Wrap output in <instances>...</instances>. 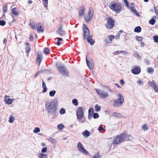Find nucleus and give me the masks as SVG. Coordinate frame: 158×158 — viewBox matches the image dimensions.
<instances>
[{
  "label": "nucleus",
  "mask_w": 158,
  "mask_h": 158,
  "mask_svg": "<svg viewBox=\"0 0 158 158\" xmlns=\"http://www.w3.org/2000/svg\"><path fill=\"white\" fill-rule=\"evenodd\" d=\"M56 92L54 90H52L49 92V94L50 96L53 97H54L55 94Z\"/></svg>",
  "instance_id": "7c9ffc66"
},
{
  "label": "nucleus",
  "mask_w": 158,
  "mask_h": 158,
  "mask_svg": "<svg viewBox=\"0 0 158 158\" xmlns=\"http://www.w3.org/2000/svg\"><path fill=\"white\" fill-rule=\"evenodd\" d=\"M120 83L122 85H123L124 84V82L123 80H121L120 81Z\"/></svg>",
  "instance_id": "0e129e2a"
},
{
  "label": "nucleus",
  "mask_w": 158,
  "mask_h": 158,
  "mask_svg": "<svg viewBox=\"0 0 158 158\" xmlns=\"http://www.w3.org/2000/svg\"><path fill=\"white\" fill-rule=\"evenodd\" d=\"M109 38L111 42H112V40L114 39L115 36L113 35H108Z\"/></svg>",
  "instance_id": "c03bdc74"
},
{
  "label": "nucleus",
  "mask_w": 158,
  "mask_h": 158,
  "mask_svg": "<svg viewBox=\"0 0 158 158\" xmlns=\"http://www.w3.org/2000/svg\"><path fill=\"white\" fill-rule=\"evenodd\" d=\"M153 39L156 42H158V36H155L153 37Z\"/></svg>",
  "instance_id": "603ef678"
},
{
  "label": "nucleus",
  "mask_w": 158,
  "mask_h": 158,
  "mask_svg": "<svg viewBox=\"0 0 158 158\" xmlns=\"http://www.w3.org/2000/svg\"><path fill=\"white\" fill-rule=\"evenodd\" d=\"M42 57V56L41 54H38L37 57L36 59V62H37L39 63V65L41 63V61L42 60L41 57Z\"/></svg>",
  "instance_id": "412c9836"
},
{
  "label": "nucleus",
  "mask_w": 158,
  "mask_h": 158,
  "mask_svg": "<svg viewBox=\"0 0 158 158\" xmlns=\"http://www.w3.org/2000/svg\"><path fill=\"white\" fill-rule=\"evenodd\" d=\"M98 130H99V131H102L104 130V128L103 127L100 126L99 127Z\"/></svg>",
  "instance_id": "bf43d9fd"
},
{
  "label": "nucleus",
  "mask_w": 158,
  "mask_h": 158,
  "mask_svg": "<svg viewBox=\"0 0 158 158\" xmlns=\"http://www.w3.org/2000/svg\"><path fill=\"white\" fill-rule=\"evenodd\" d=\"M144 61H145V62L146 63L148 64H149L150 63V61L147 59H145V60Z\"/></svg>",
  "instance_id": "680f3d73"
},
{
  "label": "nucleus",
  "mask_w": 158,
  "mask_h": 158,
  "mask_svg": "<svg viewBox=\"0 0 158 158\" xmlns=\"http://www.w3.org/2000/svg\"><path fill=\"white\" fill-rule=\"evenodd\" d=\"M92 36H89L87 37V41L91 45H93L94 44L95 41L92 38Z\"/></svg>",
  "instance_id": "a211bd4d"
},
{
  "label": "nucleus",
  "mask_w": 158,
  "mask_h": 158,
  "mask_svg": "<svg viewBox=\"0 0 158 158\" xmlns=\"http://www.w3.org/2000/svg\"><path fill=\"white\" fill-rule=\"evenodd\" d=\"M39 158H47V155L46 154L41 153L40 155Z\"/></svg>",
  "instance_id": "2f4dec72"
},
{
  "label": "nucleus",
  "mask_w": 158,
  "mask_h": 158,
  "mask_svg": "<svg viewBox=\"0 0 158 158\" xmlns=\"http://www.w3.org/2000/svg\"><path fill=\"white\" fill-rule=\"evenodd\" d=\"M135 39L139 41H141L143 40V38L141 36H135Z\"/></svg>",
  "instance_id": "e433bc0d"
},
{
  "label": "nucleus",
  "mask_w": 158,
  "mask_h": 158,
  "mask_svg": "<svg viewBox=\"0 0 158 158\" xmlns=\"http://www.w3.org/2000/svg\"><path fill=\"white\" fill-rule=\"evenodd\" d=\"M141 71L140 68L138 66H135L133 69L131 70V72L134 74L137 75L139 74Z\"/></svg>",
  "instance_id": "4468645a"
},
{
  "label": "nucleus",
  "mask_w": 158,
  "mask_h": 158,
  "mask_svg": "<svg viewBox=\"0 0 158 158\" xmlns=\"http://www.w3.org/2000/svg\"><path fill=\"white\" fill-rule=\"evenodd\" d=\"M30 25L32 29H34L35 27V23L32 20H31L30 21Z\"/></svg>",
  "instance_id": "b1692460"
},
{
  "label": "nucleus",
  "mask_w": 158,
  "mask_h": 158,
  "mask_svg": "<svg viewBox=\"0 0 158 158\" xmlns=\"http://www.w3.org/2000/svg\"><path fill=\"white\" fill-rule=\"evenodd\" d=\"M134 14L137 16L138 17H139L140 16V15L138 13L137 11L136 10L135 11L133 12Z\"/></svg>",
  "instance_id": "4d7b16f0"
},
{
  "label": "nucleus",
  "mask_w": 158,
  "mask_h": 158,
  "mask_svg": "<svg viewBox=\"0 0 158 158\" xmlns=\"http://www.w3.org/2000/svg\"><path fill=\"white\" fill-rule=\"evenodd\" d=\"M83 107H79L77 111L76 114L77 119H81L84 116V112Z\"/></svg>",
  "instance_id": "6e6552de"
},
{
  "label": "nucleus",
  "mask_w": 158,
  "mask_h": 158,
  "mask_svg": "<svg viewBox=\"0 0 158 158\" xmlns=\"http://www.w3.org/2000/svg\"><path fill=\"white\" fill-rule=\"evenodd\" d=\"M154 71L153 69L151 67H149L148 68L147 72L150 74H152Z\"/></svg>",
  "instance_id": "c756f323"
},
{
  "label": "nucleus",
  "mask_w": 158,
  "mask_h": 158,
  "mask_svg": "<svg viewBox=\"0 0 158 158\" xmlns=\"http://www.w3.org/2000/svg\"><path fill=\"white\" fill-rule=\"evenodd\" d=\"M40 72L38 71L34 76V77H36L39 74Z\"/></svg>",
  "instance_id": "338daca9"
},
{
  "label": "nucleus",
  "mask_w": 158,
  "mask_h": 158,
  "mask_svg": "<svg viewBox=\"0 0 158 158\" xmlns=\"http://www.w3.org/2000/svg\"><path fill=\"white\" fill-rule=\"evenodd\" d=\"M56 67L62 76L65 77L69 76V71L64 65L61 64H56Z\"/></svg>",
  "instance_id": "f03ea898"
},
{
  "label": "nucleus",
  "mask_w": 158,
  "mask_h": 158,
  "mask_svg": "<svg viewBox=\"0 0 158 158\" xmlns=\"http://www.w3.org/2000/svg\"><path fill=\"white\" fill-rule=\"evenodd\" d=\"M82 135L84 136H85L86 137H87L89 136L90 133L87 130H85L82 133Z\"/></svg>",
  "instance_id": "cd10ccee"
},
{
  "label": "nucleus",
  "mask_w": 158,
  "mask_h": 158,
  "mask_svg": "<svg viewBox=\"0 0 158 158\" xmlns=\"http://www.w3.org/2000/svg\"><path fill=\"white\" fill-rule=\"evenodd\" d=\"M40 131V129L38 127H36L33 130V132L34 133H37L39 132Z\"/></svg>",
  "instance_id": "37998d69"
},
{
  "label": "nucleus",
  "mask_w": 158,
  "mask_h": 158,
  "mask_svg": "<svg viewBox=\"0 0 158 158\" xmlns=\"http://www.w3.org/2000/svg\"><path fill=\"white\" fill-rule=\"evenodd\" d=\"M134 53L135 55L137 57V58L139 59H140L141 58V57L140 56V55L139 54V53L135 51H134Z\"/></svg>",
  "instance_id": "a18cd8bd"
},
{
  "label": "nucleus",
  "mask_w": 158,
  "mask_h": 158,
  "mask_svg": "<svg viewBox=\"0 0 158 158\" xmlns=\"http://www.w3.org/2000/svg\"><path fill=\"white\" fill-rule=\"evenodd\" d=\"M107 24L106 25L108 28L111 29L114 27V20L111 18H109L107 20Z\"/></svg>",
  "instance_id": "9d476101"
},
{
  "label": "nucleus",
  "mask_w": 158,
  "mask_h": 158,
  "mask_svg": "<svg viewBox=\"0 0 158 158\" xmlns=\"http://www.w3.org/2000/svg\"><path fill=\"white\" fill-rule=\"evenodd\" d=\"M94 112V110L93 108H90L88 110V113L93 114Z\"/></svg>",
  "instance_id": "8fccbe9b"
},
{
  "label": "nucleus",
  "mask_w": 158,
  "mask_h": 158,
  "mask_svg": "<svg viewBox=\"0 0 158 158\" xmlns=\"http://www.w3.org/2000/svg\"><path fill=\"white\" fill-rule=\"evenodd\" d=\"M56 33L58 34L60 36H62L65 35V31L63 29V25H61L58 28Z\"/></svg>",
  "instance_id": "ddd939ff"
},
{
  "label": "nucleus",
  "mask_w": 158,
  "mask_h": 158,
  "mask_svg": "<svg viewBox=\"0 0 158 158\" xmlns=\"http://www.w3.org/2000/svg\"><path fill=\"white\" fill-rule=\"evenodd\" d=\"M14 117L11 115H10L9 118V122L10 123H12L14 122Z\"/></svg>",
  "instance_id": "4c0bfd02"
},
{
  "label": "nucleus",
  "mask_w": 158,
  "mask_h": 158,
  "mask_svg": "<svg viewBox=\"0 0 158 158\" xmlns=\"http://www.w3.org/2000/svg\"><path fill=\"white\" fill-rule=\"evenodd\" d=\"M124 102V97L121 94H118V98L116 99L114 103V106L115 108L120 107Z\"/></svg>",
  "instance_id": "20e7f679"
},
{
  "label": "nucleus",
  "mask_w": 158,
  "mask_h": 158,
  "mask_svg": "<svg viewBox=\"0 0 158 158\" xmlns=\"http://www.w3.org/2000/svg\"><path fill=\"white\" fill-rule=\"evenodd\" d=\"M109 6L110 9L116 12H119L122 8L120 4L113 2L110 3Z\"/></svg>",
  "instance_id": "39448f33"
},
{
  "label": "nucleus",
  "mask_w": 158,
  "mask_h": 158,
  "mask_svg": "<svg viewBox=\"0 0 158 158\" xmlns=\"http://www.w3.org/2000/svg\"><path fill=\"white\" fill-rule=\"evenodd\" d=\"M93 114L88 113V118L89 120H90L92 117Z\"/></svg>",
  "instance_id": "13d9d810"
},
{
  "label": "nucleus",
  "mask_w": 158,
  "mask_h": 158,
  "mask_svg": "<svg viewBox=\"0 0 158 158\" xmlns=\"http://www.w3.org/2000/svg\"><path fill=\"white\" fill-rule=\"evenodd\" d=\"M101 157V156L98 152H97L96 153L94 156H93L92 158H100Z\"/></svg>",
  "instance_id": "58836bf2"
},
{
  "label": "nucleus",
  "mask_w": 158,
  "mask_h": 158,
  "mask_svg": "<svg viewBox=\"0 0 158 158\" xmlns=\"http://www.w3.org/2000/svg\"><path fill=\"white\" fill-rule=\"evenodd\" d=\"M94 13L93 9L90 8L89 10L88 15L85 16L84 17V19L86 22H88L91 20L93 17Z\"/></svg>",
  "instance_id": "0eeeda50"
},
{
  "label": "nucleus",
  "mask_w": 158,
  "mask_h": 158,
  "mask_svg": "<svg viewBox=\"0 0 158 158\" xmlns=\"http://www.w3.org/2000/svg\"><path fill=\"white\" fill-rule=\"evenodd\" d=\"M120 53V51H117L115 52H114V53L115 55H117Z\"/></svg>",
  "instance_id": "052dcab7"
},
{
  "label": "nucleus",
  "mask_w": 158,
  "mask_h": 158,
  "mask_svg": "<svg viewBox=\"0 0 158 158\" xmlns=\"http://www.w3.org/2000/svg\"><path fill=\"white\" fill-rule=\"evenodd\" d=\"M45 107L48 113L50 114H54L56 117V102L54 100H52L50 102L48 101L45 103Z\"/></svg>",
  "instance_id": "f257e3e1"
},
{
  "label": "nucleus",
  "mask_w": 158,
  "mask_h": 158,
  "mask_svg": "<svg viewBox=\"0 0 158 158\" xmlns=\"http://www.w3.org/2000/svg\"><path fill=\"white\" fill-rule=\"evenodd\" d=\"M57 39L59 41H61L62 40V39L61 38H57Z\"/></svg>",
  "instance_id": "774afa93"
},
{
  "label": "nucleus",
  "mask_w": 158,
  "mask_h": 158,
  "mask_svg": "<svg viewBox=\"0 0 158 158\" xmlns=\"http://www.w3.org/2000/svg\"><path fill=\"white\" fill-rule=\"evenodd\" d=\"M60 112L61 114H63L65 113V110L64 108H62L60 109Z\"/></svg>",
  "instance_id": "09e8293b"
},
{
  "label": "nucleus",
  "mask_w": 158,
  "mask_h": 158,
  "mask_svg": "<svg viewBox=\"0 0 158 158\" xmlns=\"http://www.w3.org/2000/svg\"><path fill=\"white\" fill-rule=\"evenodd\" d=\"M36 28L39 33H43L44 32V29L42 28V27L40 23H38L37 24Z\"/></svg>",
  "instance_id": "f3484780"
},
{
  "label": "nucleus",
  "mask_w": 158,
  "mask_h": 158,
  "mask_svg": "<svg viewBox=\"0 0 158 158\" xmlns=\"http://www.w3.org/2000/svg\"><path fill=\"white\" fill-rule=\"evenodd\" d=\"M13 101L11 99H8L6 100V103L8 104H10L12 103Z\"/></svg>",
  "instance_id": "79ce46f5"
},
{
  "label": "nucleus",
  "mask_w": 158,
  "mask_h": 158,
  "mask_svg": "<svg viewBox=\"0 0 158 158\" xmlns=\"http://www.w3.org/2000/svg\"><path fill=\"white\" fill-rule=\"evenodd\" d=\"M85 7L82 6L80 7L79 9V15L80 17H82L85 15Z\"/></svg>",
  "instance_id": "2eb2a0df"
},
{
  "label": "nucleus",
  "mask_w": 158,
  "mask_h": 158,
  "mask_svg": "<svg viewBox=\"0 0 158 158\" xmlns=\"http://www.w3.org/2000/svg\"><path fill=\"white\" fill-rule=\"evenodd\" d=\"M29 40L31 41H33V37L32 35L30 36L29 37Z\"/></svg>",
  "instance_id": "69168bd1"
},
{
  "label": "nucleus",
  "mask_w": 158,
  "mask_h": 158,
  "mask_svg": "<svg viewBox=\"0 0 158 158\" xmlns=\"http://www.w3.org/2000/svg\"><path fill=\"white\" fill-rule=\"evenodd\" d=\"M11 13L14 15L17 16L19 15V13L16 11V8L15 7L12 8L11 10Z\"/></svg>",
  "instance_id": "393cba45"
},
{
  "label": "nucleus",
  "mask_w": 158,
  "mask_h": 158,
  "mask_svg": "<svg viewBox=\"0 0 158 158\" xmlns=\"http://www.w3.org/2000/svg\"><path fill=\"white\" fill-rule=\"evenodd\" d=\"M72 102L74 105L77 106L78 105V102L77 100L76 99H74L72 100Z\"/></svg>",
  "instance_id": "c9c22d12"
},
{
  "label": "nucleus",
  "mask_w": 158,
  "mask_h": 158,
  "mask_svg": "<svg viewBox=\"0 0 158 158\" xmlns=\"http://www.w3.org/2000/svg\"><path fill=\"white\" fill-rule=\"evenodd\" d=\"M148 127L146 124H145L144 125H143L142 126V129L144 131H146L148 129Z\"/></svg>",
  "instance_id": "bb28decb"
},
{
  "label": "nucleus",
  "mask_w": 158,
  "mask_h": 158,
  "mask_svg": "<svg viewBox=\"0 0 158 158\" xmlns=\"http://www.w3.org/2000/svg\"><path fill=\"white\" fill-rule=\"evenodd\" d=\"M95 91L98 94L101 98H105L108 97L109 96L108 93L103 90L96 89H95Z\"/></svg>",
  "instance_id": "423d86ee"
},
{
  "label": "nucleus",
  "mask_w": 158,
  "mask_h": 158,
  "mask_svg": "<svg viewBox=\"0 0 158 158\" xmlns=\"http://www.w3.org/2000/svg\"><path fill=\"white\" fill-rule=\"evenodd\" d=\"M48 141L52 143H55L56 144V140L51 137H50L48 138Z\"/></svg>",
  "instance_id": "aec40b11"
},
{
  "label": "nucleus",
  "mask_w": 158,
  "mask_h": 158,
  "mask_svg": "<svg viewBox=\"0 0 158 158\" xmlns=\"http://www.w3.org/2000/svg\"><path fill=\"white\" fill-rule=\"evenodd\" d=\"M47 151V148H44L42 149L41 152L43 153L46 152Z\"/></svg>",
  "instance_id": "6e6d98bb"
},
{
  "label": "nucleus",
  "mask_w": 158,
  "mask_h": 158,
  "mask_svg": "<svg viewBox=\"0 0 158 158\" xmlns=\"http://www.w3.org/2000/svg\"><path fill=\"white\" fill-rule=\"evenodd\" d=\"M83 31H84L83 37L84 39H85L87 37L90 36V35L89 30L85 24L83 25Z\"/></svg>",
  "instance_id": "9b49d317"
},
{
  "label": "nucleus",
  "mask_w": 158,
  "mask_h": 158,
  "mask_svg": "<svg viewBox=\"0 0 158 158\" xmlns=\"http://www.w3.org/2000/svg\"><path fill=\"white\" fill-rule=\"evenodd\" d=\"M64 125H63L62 124H59L58 126H57V128L60 130H62L64 127Z\"/></svg>",
  "instance_id": "a19ab883"
},
{
  "label": "nucleus",
  "mask_w": 158,
  "mask_h": 158,
  "mask_svg": "<svg viewBox=\"0 0 158 158\" xmlns=\"http://www.w3.org/2000/svg\"><path fill=\"white\" fill-rule=\"evenodd\" d=\"M131 10L133 13L136 10L135 9V7L133 6L131 8Z\"/></svg>",
  "instance_id": "5fc2aeb1"
},
{
  "label": "nucleus",
  "mask_w": 158,
  "mask_h": 158,
  "mask_svg": "<svg viewBox=\"0 0 158 158\" xmlns=\"http://www.w3.org/2000/svg\"><path fill=\"white\" fill-rule=\"evenodd\" d=\"M43 3L45 7L47 8L48 4V0H43Z\"/></svg>",
  "instance_id": "49530a36"
},
{
  "label": "nucleus",
  "mask_w": 158,
  "mask_h": 158,
  "mask_svg": "<svg viewBox=\"0 0 158 158\" xmlns=\"http://www.w3.org/2000/svg\"><path fill=\"white\" fill-rule=\"evenodd\" d=\"M104 42L106 44L111 43L110 40L108 36L105 37L103 39Z\"/></svg>",
  "instance_id": "6ab92c4d"
},
{
  "label": "nucleus",
  "mask_w": 158,
  "mask_h": 158,
  "mask_svg": "<svg viewBox=\"0 0 158 158\" xmlns=\"http://www.w3.org/2000/svg\"><path fill=\"white\" fill-rule=\"evenodd\" d=\"M26 45L28 46L26 47V51L28 53L30 51V48L29 46V44L28 43H27Z\"/></svg>",
  "instance_id": "473e14b6"
},
{
  "label": "nucleus",
  "mask_w": 158,
  "mask_h": 158,
  "mask_svg": "<svg viewBox=\"0 0 158 158\" xmlns=\"http://www.w3.org/2000/svg\"><path fill=\"white\" fill-rule=\"evenodd\" d=\"M86 60L87 64L89 68L90 69H93L94 67V63L93 59H89L88 60L87 58V56H86Z\"/></svg>",
  "instance_id": "f8f14e48"
},
{
  "label": "nucleus",
  "mask_w": 158,
  "mask_h": 158,
  "mask_svg": "<svg viewBox=\"0 0 158 158\" xmlns=\"http://www.w3.org/2000/svg\"><path fill=\"white\" fill-rule=\"evenodd\" d=\"M44 52L46 55L48 54L50 52L49 49L47 48H45L44 50Z\"/></svg>",
  "instance_id": "f704fd0d"
},
{
  "label": "nucleus",
  "mask_w": 158,
  "mask_h": 158,
  "mask_svg": "<svg viewBox=\"0 0 158 158\" xmlns=\"http://www.w3.org/2000/svg\"><path fill=\"white\" fill-rule=\"evenodd\" d=\"M126 136L125 134L122 133L115 136L113 141V144H118L123 142L126 138Z\"/></svg>",
  "instance_id": "7ed1b4c3"
},
{
  "label": "nucleus",
  "mask_w": 158,
  "mask_h": 158,
  "mask_svg": "<svg viewBox=\"0 0 158 158\" xmlns=\"http://www.w3.org/2000/svg\"><path fill=\"white\" fill-rule=\"evenodd\" d=\"M77 148L78 150L81 153L86 155H89V154L88 152L84 149L83 145L80 142H79L78 143Z\"/></svg>",
  "instance_id": "1a4fd4ad"
},
{
  "label": "nucleus",
  "mask_w": 158,
  "mask_h": 158,
  "mask_svg": "<svg viewBox=\"0 0 158 158\" xmlns=\"http://www.w3.org/2000/svg\"><path fill=\"white\" fill-rule=\"evenodd\" d=\"M120 36V34L119 33H118L117 35H116V38L117 39H119Z\"/></svg>",
  "instance_id": "e2e57ef3"
},
{
  "label": "nucleus",
  "mask_w": 158,
  "mask_h": 158,
  "mask_svg": "<svg viewBox=\"0 0 158 158\" xmlns=\"http://www.w3.org/2000/svg\"><path fill=\"white\" fill-rule=\"evenodd\" d=\"M137 83L139 84V85H143V81H142L141 80H139L137 81Z\"/></svg>",
  "instance_id": "864d4df0"
},
{
  "label": "nucleus",
  "mask_w": 158,
  "mask_h": 158,
  "mask_svg": "<svg viewBox=\"0 0 158 158\" xmlns=\"http://www.w3.org/2000/svg\"><path fill=\"white\" fill-rule=\"evenodd\" d=\"M95 108L96 111L97 112L100 110L101 107L100 106H99L98 104H97L95 106Z\"/></svg>",
  "instance_id": "72a5a7b5"
},
{
  "label": "nucleus",
  "mask_w": 158,
  "mask_h": 158,
  "mask_svg": "<svg viewBox=\"0 0 158 158\" xmlns=\"http://www.w3.org/2000/svg\"><path fill=\"white\" fill-rule=\"evenodd\" d=\"M6 24V22L4 20H0V25L3 26Z\"/></svg>",
  "instance_id": "3c124183"
},
{
  "label": "nucleus",
  "mask_w": 158,
  "mask_h": 158,
  "mask_svg": "<svg viewBox=\"0 0 158 158\" xmlns=\"http://www.w3.org/2000/svg\"><path fill=\"white\" fill-rule=\"evenodd\" d=\"M42 87L43 88L42 92L44 93L46 92L47 91V89L46 87V84L44 81H43L42 82Z\"/></svg>",
  "instance_id": "5701e85b"
},
{
  "label": "nucleus",
  "mask_w": 158,
  "mask_h": 158,
  "mask_svg": "<svg viewBox=\"0 0 158 158\" xmlns=\"http://www.w3.org/2000/svg\"><path fill=\"white\" fill-rule=\"evenodd\" d=\"M112 115L114 117L120 118L121 117L122 114H121L114 112L112 113Z\"/></svg>",
  "instance_id": "a878e982"
},
{
  "label": "nucleus",
  "mask_w": 158,
  "mask_h": 158,
  "mask_svg": "<svg viewBox=\"0 0 158 158\" xmlns=\"http://www.w3.org/2000/svg\"><path fill=\"white\" fill-rule=\"evenodd\" d=\"M141 31V28L140 26H138L135 27L134 29V31L135 32L139 33Z\"/></svg>",
  "instance_id": "c85d7f7f"
},
{
  "label": "nucleus",
  "mask_w": 158,
  "mask_h": 158,
  "mask_svg": "<svg viewBox=\"0 0 158 158\" xmlns=\"http://www.w3.org/2000/svg\"><path fill=\"white\" fill-rule=\"evenodd\" d=\"M93 117L94 119H96L99 117V115L98 113H95L93 114Z\"/></svg>",
  "instance_id": "de8ad7c7"
},
{
  "label": "nucleus",
  "mask_w": 158,
  "mask_h": 158,
  "mask_svg": "<svg viewBox=\"0 0 158 158\" xmlns=\"http://www.w3.org/2000/svg\"><path fill=\"white\" fill-rule=\"evenodd\" d=\"M7 6L5 5L3 7V11L4 13H6L7 10Z\"/></svg>",
  "instance_id": "ea45409f"
},
{
  "label": "nucleus",
  "mask_w": 158,
  "mask_h": 158,
  "mask_svg": "<svg viewBox=\"0 0 158 158\" xmlns=\"http://www.w3.org/2000/svg\"><path fill=\"white\" fill-rule=\"evenodd\" d=\"M155 17H153L149 21V23L150 24L153 25L155 24L156 21L155 20Z\"/></svg>",
  "instance_id": "4be33fe9"
},
{
  "label": "nucleus",
  "mask_w": 158,
  "mask_h": 158,
  "mask_svg": "<svg viewBox=\"0 0 158 158\" xmlns=\"http://www.w3.org/2000/svg\"><path fill=\"white\" fill-rule=\"evenodd\" d=\"M150 85L156 92H158V86L155 83L154 81H152L150 82Z\"/></svg>",
  "instance_id": "dca6fc26"
}]
</instances>
